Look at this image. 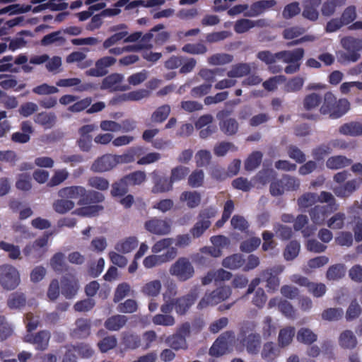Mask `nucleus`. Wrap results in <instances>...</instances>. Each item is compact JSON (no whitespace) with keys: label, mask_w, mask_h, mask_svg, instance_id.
I'll return each instance as SVG.
<instances>
[{"label":"nucleus","mask_w":362,"mask_h":362,"mask_svg":"<svg viewBox=\"0 0 362 362\" xmlns=\"http://www.w3.org/2000/svg\"><path fill=\"white\" fill-rule=\"evenodd\" d=\"M58 196L67 199H79L78 205L101 203L105 200V196L95 190L87 191L83 186L65 187L58 191Z\"/></svg>","instance_id":"1"},{"label":"nucleus","mask_w":362,"mask_h":362,"mask_svg":"<svg viewBox=\"0 0 362 362\" xmlns=\"http://www.w3.org/2000/svg\"><path fill=\"white\" fill-rule=\"evenodd\" d=\"M257 323L254 321H245L242 324L238 334V342L246 348L250 354L259 352L261 345V336L255 332Z\"/></svg>","instance_id":"2"},{"label":"nucleus","mask_w":362,"mask_h":362,"mask_svg":"<svg viewBox=\"0 0 362 362\" xmlns=\"http://www.w3.org/2000/svg\"><path fill=\"white\" fill-rule=\"evenodd\" d=\"M340 44L345 51L337 53L338 62L341 64L356 62L361 58L362 40L352 36H346L341 39Z\"/></svg>","instance_id":"3"},{"label":"nucleus","mask_w":362,"mask_h":362,"mask_svg":"<svg viewBox=\"0 0 362 362\" xmlns=\"http://www.w3.org/2000/svg\"><path fill=\"white\" fill-rule=\"evenodd\" d=\"M217 214L216 207L209 206L199 211L197 221L190 229V234L194 238H200L211 225V219Z\"/></svg>","instance_id":"4"},{"label":"nucleus","mask_w":362,"mask_h":362,"mask_svg":"<svg viewBox=\"0 0 362 362\" xmlns=\"http://www.w3.org/2000/svg\"><path fill=\"white\" fill-rule=\"evenodd\" d=\"M232 291L230 286H220L210 293H206L200 300L197 308L203 309L209 305H215L230 297Z\"/></svg>","instance_id":"5"},{"label":"nucleus","mask_w":362,"mask_h":362,"mask_svg":"<svg viewBox=\"0 0 362 362\" xmlns=\"http://www.w3.org/2000/svg\"><path fill=\"white\" fill-rule=\"evenodd\" d=\"M20 274L11 264L0 266V284L6 290H14L20 284Z\"/></svg>","instance_id":"6"},{"label":"nucleus","mask_w":362,"mask_h":362,"mask_svg":"<svg viewBox=\"0 0 362 362\" xmlns=\"http://www.w3.org/2000/svg\"><path fill=\"white\" fill-rule=\"evenodd\" d=\"M171 275L176 276L180 281H186L194 274V269L187 257H180L170 268Z\"/></svg>","instance_id":"7"},{"label":"nucleus","mask_w":362,"mask_h":362,"mask_svg":"<svg viewBox=\"0 0 362 362\" xmlns=\"http://www.w3.org/2000/svg\"><path fill=\"white\" fill-rule=\"evenodd\" d=\"M199 296V288H192L189 292L181 297L174 299L175 310L177 315H184L194 303Z\"/></svg>","instance_id":"8"},{"label":"nucleus","mask_w":362,"mask_h":362,"mask_svg":"<svg viewBox=\"0 0 362 362\" xmlns=\"http://www.w3.org/2000/svg\"><path fill=\"white\" fill-rule=\"evenodd\" d=\"M177 253V249L171 247L163 255H151L146 257L143 261V264L145 268L151 269L171 261L175 258Z\"/></svg>","instance_id":"9"},{"label":"nucleus","mask_w":362,"mask_h":362,"mask_svg":"<svg viewBox=\"0 0 362 362\" xmlns=\"http://www.w3.org/2000/svg\"><path fill=\"white\" fill-rule=\"evenodd\" d=\"M151 176L153 184L151 189L152 193L161 194L173 190V184L170 177L161 175L160 173L156 170L151 173Z\"/></svg>","instance_id":"10"},{"label":"nucleus","mask_w":362,"mask_h":362,"mask_svg":"<svg viewBox=\"0 0 362 362\" xmlns=\"http://www.w3.org/2000/svg\"><path fill=\"white\" fill-rule=\"evenodd\" d=\"M116 59L113 57H103L95 62V67L90 68L86 71L87 76L102 77L108 73L107 68L115 64Z\"/></svg>","instance_id":"11"},{"label":"nucleus","mask_w":362,"mask_h":362,"mask_svg":"<svg viewBox=\"0 0 362 362\" xmlns=\"http://www.w3.org/2000/svg\"><path fill=\"white\" fill-rule=\"evenodd\" d=\"M51 334L48 330H40L35 334H27L25 336V342L33 344L38 351H45L49 346Z\"/></svg>","instance_id":"12"},{"label":"nucleus","mask_w":362,"mask_h":362,"mask_svg":"<svg viewBox=\"0 0 362 362\" xmlns=\"http://www.w3.org/2000/svg\"><path fill=\"white\" fill-rule=\"evenodd\" d=\"M230 114V111L221 110L217 113V118L221 120L219 123L221 130L228 136H232L237 133L238 130V123L234 118L224 119L225 117Z\"/></svg>","instance_id":"13"},{"label":"nucleus","mask_w":362,"mask_h":362,"mask_svg":"<svg viewBox=\"0 0 362 362\" xmlns=\"http://www.w3.org/2000/svg\"><path fill=\"white\" fill-rule=\"evenodd\" d=\"M123 75L121 74H111L103 79L100 89L110 91H124L129 88L128 86L121 85L123 81Z\"/></svg>","instance_id":"14"},{"label":"nucleus","mask_w":362,"mask_h":362,"mask_svg":"<svg viewBox=\"0 0 362 362\" xmlns=\"http://www.w3.org/2000/svg\"><path fill=\"white\" fill-rule=\"evenodd\" d=\"M335 212L329 206L315 205L308 210L312 222L315 225H324L327 217Z\"/></svg>","instance_id":"15"},{"label":"nucleus","mask_w":362,"mask_h":362,"mask_svg":"<svg viewBox=\"0 0 362 362\" xmlns=\"http://www.w3.org/2000/svg\"><path fill=\"white\" fill-rule=\"evenodd\" d=\"M61 287L62 295L67 299H71L78 291V281L73 275L64 276L61 279Z\"/></svg>","instance_id":"16"},{"label":"nucleus","mask_w":362,"mask_h":362,"mask_svg":"<svg viewBox=\"0 0 362 362\" xmlns=\"http://www.w3.org/2000/svg\"><path fill=\"white\" fill-rule=\"evenodd\" d=\"M145 228L151 233L164 235L170 232L171 226L170 223L165 220L153 218L146 221Z\"/></svg>","instance_id":"17"},{"label":"nucleus","mask_w":362,"mask_h":362,"mask_svg":"<svg viewBox=\"0 0 362 362\" xmlns=\"http://www.w3.org/2000/svg\"><path fill=\"white\" fill-rule=\"evenodd\" d=\"M117 163V158L111 154L103 155L96 159L90 167L93 172L103 173L111 170Z\"/></svg>","instance_id":"18"},{"label":"nucleus","mask_w":362,"mask_h":362,"mask_svg":"<svg viewBox=\"0 0 362 362\" xmlns=\"http://www.w3.org/2000/svg\"><path fill=\"white\" fill-rule=\"evenodd\" d=\"M276 4L275 0H259L254 2L251 6H248V10L245 12L244 16L246 17H255L266 11L273 8Z\"/></svg>","instance_id":"19"},{"label":"nucleus","mask_w":362,"mask_h":362,"mask_svg":"<svg viewBox=\"0 0 362 362\" xmlns=\"http://www.w3.org/2000/svg\"><path fill=\"white\" fill-rule=\"evenodd\" d=\"M321 4V0H303V18L311 21H317L319 17L318 8Z\"/></svg>","instance_id":"20"},{"label":"nucleus","mask_w":362,"mask_h":362,"mask_svg":"<svg viewBox=\"0 0 362 362\" xmlns=\"http://www.w3.org/2000/svg\"><path fill=\"white\" fill-rule=\"evenodd\" d=\"M305 51L303 48L299 47L293 50H284L276 53L277 59L282 60L284 63L301 62L304 57Z\"/></svg>","instance_id":"21"},{"label":"nucleus","mask_w":362,"mask_h":362,"mask_svg":"<svg viewBox=\"0 0 362 362\" xmlns=\"http://www.w3.org/2000/svg\"><path fill=\"white\" fill-rule=\"evenodd\" d=\"M360 185V180L353 179L347 181L342 185L337 186L333 188L334 194L340 198H346L355 192Z\"/></svg>","instance_id":"22"},{"label":"nucleus","mask_w":362,"mask_h":362,"mask_svg":"<svg viewBox=\"0 0 362 362\" xmlns=\"http://www.w3.org/2000/svg\"><path fill=\"white\" fill-rule=\"evenodd\" d=\"M76 327L73 329L71 335L74 338L83 339L90 334L91 322L88 319L79 318L76 320Z\"/></svg>","instance_id":"23"},{"label":"nucleus","mask_w":362,"mask_h":362,"mask_svg":"<svg viewBox=\"0 0 362 362\" xmlns=\"http://www.w3.org/2000/svg\"><path fill=\"white\" fill-rule=\"evenodd\" d=\"M86 54L82 52L75 51L69 54L66 59V61L69 64L78 63V67L81 69H84L90 67L93 64L92 59H86Z\"/></svg>","instance_id":"24"},{"label":"nucleus","mask_w":362,"mask_h":362,"mask_svg":"<svg viewBox=\"0 0 362 362\" xmlns=\"http://www.w3.org/2000/svg\"><path fill=\"white\" fill-rule=\"evenodd\" d=\"M121 344L124 349L134 350L140 346L141 337L133 332H124L121 339Z\"/></svg>","instance_id":"25"},{"label":"nucleus","mask_w":362,"mask_h":362,"mask_svg":"<svg viewBox=\"0 0 362 362\" xmlns=\"http://www.w3.org/2000/svg\"><path fill=\"white\" fill-rule=\"evenodd\" d=\"M202 200L201 194L197 191H185L180 196L181 202H186L187 206L189 209L197 207Z\"/></svg>","instance_id":"26"},{"label":"nucleus","mask_w":362,"mask_h":362,"mask_svg":"<svg viewBox=\"0 0 362 362\" xmlns=\"http://www.w3.org/2000/svg\"><path fill=\"white\" fill-rule=\"evenodd\" d=\"M128 318L123 315H115L108 317L104 323L105 327L110 331H119L127 323Z\"/></svg>","instance_id":"27"},{"label":"nucleus","mask_w":362,"mask_h":362,"mask_svg":"<svg viewBox=\"0 0 362 362\" xmlns=\"http://www.w3.org/2000/svg\"><path fill=\"white\" fill-rule=\"evenodd\" d=\"M339 132L341 134L351 136H358L362 135V123L358 122H351L342 124Z\"/></svg>","instance_id":"28"},{"label":"nucleus","mask_w":362,"mask_h":362,"mask_svg":"<svg viewBox=\"0 0 362 362\" xmlns=\"http://www.w3.org/2000/svg\"><path fill=\"white\" fill-rule=\"evenodd\" d=\"M35 122L45 129H51L56 124L57 117L54 112H42L35 116Z\"/></svg>","instance_id":"29"},{"label":"nucleus","mask_w":362,"mask_h":362,"mask_svg":"<svg viewBox=\"0 0 362 362\" xmlns=\"http://www.w3.org/2000/svg\"><path fill=\"white\" fill-rule=\"evenodd\" d=\"M262 280L267 282L268 291H275L279 286V279L277 273H274L272 269H267L261 273Z\"/></svg>","instance_id":"30"},{"label":"nucleus","mask_w":362,"mask_h":362,"mask_svg":"<svg viewBox=\"0 0 362 362\" xmlns=\"http://www.w3.org/2000/svg\"><path fill=\"white\" fill-rule=\"evenodd\" d=\"M351 163L352 160L347 158L344 156H334L327 159L326 166L331 170H338L347 167Z\"/></svg>","instance_id":"31"},{"label":"nucleus","mask_w":362,"mask_h":362,"mask_svg":"<svg viewBox=\"0 0 362 362\" xmlns=\"http://www.w3.org/2000/svg\"><path fill=\"white\" fill-rule=\"evenodd\" d=\"M339 344L343 349H353L356 346L357 339L353 332L347 329L341 333Z\"/></svg>","instance_id":"32"},{"label":"nucleus","mask_w":362,"mask_h":362,"mask_svg":"<svg viewBox=\"0 0 362 362\" xmlns=\"http://www.w3.org/2000/svg\"><path fill=\"white\" fill-rule=\"evenodd\" d=\"M50 233H46L42 237L36 239L32 244L26 245L23 250V252L25 257H29L33 255V250H37V247L45 249L47 245L48 239Z\"/></svg>","instance_id":"33"},{"label":"nucleus","mask_w":362,"mask_h":362,"mask_svg":"<svg viewBox=\"0 0 362 362\" xmlns=\"http://www.w3.org/2000/svg\"><path fill=\"white\" fill-rule=\"evenodd\" d=\"M346 0H327L321 7V13L323 16L329 17L332 16L337 8L341 7L345 5Z\"/></svg>","instance_id":"34"},{"label":"nucleus","mask_w":362,"mask_h":362,"mask_svg":"<svg viewBox=\"0 0 362 362\" xmlns=\"http://www.w3.org/2000/svg\"><path fill=\"white\" fill-rule=\"evenodd\" d=\"M251 71V66L247 63H238L232 66L227 72L229 78H240L247 76Z\"/></svg>","instance_id":"35"},{"label":"nucleus","mask_w":362,"mask_h":362,"mask_svg":"<svg viewBox=\"0 0 362 362\" xmlns=\"http://www.w3.org/2000/svg\"><path fill=\"white\" fill-rule=\"evenodd\" d=\"M165 343L172 349L175 351L187 349V343L186 339L180 336V334H177L176 333L168 336L165 339Z\"/></svg>","instance_id":"36"},{"label":"nucleus","mask_w":362,"mask_h":362,"mask_svg":"<svg viewBox=\"0 0 362 362\" xmlns=\"http://www.w3.org/2000/svg\"><path fill=\"white\" fill-rule=\"evenodd\" d=\"M336 103L337 98L330 91L327 92L324 95L323 103L320 109V112L323 115H331L335 110Z\"/></svg>","instance_id":"37"},{"label":"nucleus","mask_w":362,"mask_h":362,"mask_svg":"<svg viewBox=\"0 0 362 362\" xmlns=\"http://www.w3.org/2000/svg\"><path fill=\"white\" fill-rule=\"evenodd\" d=\"M98 204L99 203L83 205V206L77 209L76 213L81 216H96L104 209V207Z\"/></svg>","instance_id":"38"},{"label":"nucleus","mask_w":362,"mask_h":362,"mask_svg":"<svg viewBox=\"0 0 362 362\" xmlns=\"http://www.w3.org/2000/svg\"><path fill=\"white\" fill-rule=\"evenodd\" d=\"M245 259L242 255L234 254L223 259L222 265L229 269H237L243 266Z\"/></svg>","instance_id":"39"},{"label":"nucleus","mask_w":362,"mask_h":362,"mask_svg":"<svg viewBox=\"0 0 362 362\" xmlns=\"http://www.w3.org/2000/svg\"><path fill=\"white\" fill-rule=\"evenodd\" d=\"M138 240L136 237H129L118 243L115 250L122 253H129L138 246Z\"/></svg>","instance_id":"40"},{"label":"nucleus","mask_w":362,"mask_h":362,"mask_svg":"<svg viewBox=\"0 0 362 362\" xmlns=\"http://www.w3.org/2000/svg\"><path fill=\"white\" fill-rule=\"evenodd\" d=\"M171 111L170 106L169 105H163L158 107L151 115V122L154 123H162L169 116Z\"/></svg>","instance_id":"41"},{"label":"nucleus","mask_w":362,"mask_h":362,"mask_svg":"<svg viewBox=\"0 0 362 362\" xmlns=\"http://www.w3.org/2000/svg\"><path fill=\"white\" fill-rule=\"evenodd\" d=\"M295 335V329L293 327H286L280 330L278 336L279 344L284 347L291 344Z\"/></svg>","instance_id":"42"},{"label":"nucleus","mask_w":362,"mask_h":362,"mask_svg":"<svg viewBox=\"0 0 362 362\" xmlns=\"http://www.w3.org/2000/svg\"><path fill=\"white\" fill-rule=\"evenodd\" d=\"M345 267L341 264H336L329 267L326 273V277L329 281H337L345 275Z\"/></svg>","instance_id":"43"},{"label":"nucleus","mask_w":362,"mask_h":362,"mask_svg":"<svg viewBox=\"0 0 362 362\" xmlns=\"http://www.w3.org/2000/svg\"><path fill=\"white\" fill-rule=\"evenodd\" d=\"M262 156L260 151H253L245 161V169L252 171L258 168L262 162Z\"/></svg>","instance_id":"44"},{"label":"nucleus","mask_w":362,"mask_h":362,"mask_svg":"<svg viewBox=\"0 0 362 362\" xmlns=\"http://www.w3.org/2000/svg\"><path fill=\"white\" fill-rule=\"evenodd\" d=\"M123 177L124 180L127 182L128 186H135L140 185L144 182H145L146 179V175L144 171L136 170L126 175Z\"/></svg>","instance_id":"45"},{"label":"nucleus","mask_w":362,"mask_h":362,"mask_svg":"<svg viewBox=\"0 0 362 362\" xmlns=\"http://www.w3.org/2000/svg\"><path fill=\"white\" fill-rule=\"evenodd\" d=\"M297 340L305 344H311L317 341V336L308 328H300L296 336Z\"/></svg>","instance_id":"46"},{"label":"nucleus","mask_w":362,"mask_h":362,"mask_svg":"<svg viewBox=\"0 0 362 362\" xmlns=\"http://www.w3.org/2000/svg\"><path fill=\"white\" fill-rule=\"evenodd\" d=\"M75 206L73 201L66 198L56 200L53 203V209L58 214H64L71 210Z\"/></svg>","instance_id":"47"},{"label":"nucleus","mask_w":362,"mask_h":362,"mask_svg":"<svg viewBox=\"0 0 362 362\" xmlns=\"http://www.w3.org/2000/svg\"><path fill=\"white\" fill-rule=\"evenodd\" d=\"M300 245L297 240H291L286 246L284 251V259L287 261L294 259L299 254Z\"/></svg>","instance_id":"48"},{"label":"nucleus","mask_w":362,"mask_h":362,"mask_svg":"<svg viewBox=\"0 0 362 362\" xmlns=\"http://www.w3.org/2000/svg\"><path fill=\"white\" fill-rule=\"evenodd\" d=\"M26 298L23 293L15 292L11 293L7 300V305L11 309L21 308L25 306Z\"/></svg>","instance_id":"49"},{"label":"nucleus","mask_w":362,"mask_h":362,"mask_svg":"<svg viewBox=\"0 0 362 362\" xmlns=\"http://www.w3.org/2000/svg\"><path fill=\"white\" fill-rule=\"evenodd\" d=\"M169 295H168V292L163 293V299L165 301L161 306H160V311L162 313L169 315L175 308V303L174 299L171 300H167V298H170V296H175L176 294V288L175 286L170 287L168 288Z\"/></svg>","instance_id":"50"},{"label":"nucleus","mask_w":362,"mask_h":362,"mask_svg":"<svg viewBox=\"0 0 362 362\" xmlns=\"http://www.w3.org/2000/svg\"><path fill=\"white\" fill-rule=\"evenodd\" d=\"M207 47L202 42L197 43H187L182 47V51L190 54H204Z\"/></svg>","instance_id":"51"},{"label":"nucleus","mask_w":362,"mask_h":362,"mask_svg":"<svg viewBox=\"0 0 362 362\" xmlns=\"http://www.w3.org/2000/svg\"><path fill=\"white\" fill-rule=\"evenodd\" d=\"M161 289V283L159 280H153L144 285L141 292L148 296H157Z\"/></svg>","instance_id":"52"},{"label":"nucleus","mask_w":362,"mask_h":362,"mask_svg":"<svg viewBox=\"0 0 362 362\" xmlns=\"http://www.w3.org/2000/svg\"><path fill=\"white\" fill-rule=\"evenodd\" d=\"M318 194L314 192H306L298 199V205L300 209L312 206L317 202Z\"/></svg>","instance_id":"53"},{"label":"nucleus","mask_w":362,"mask_h":362,"mask_svg":"<svg viewBox=\"0 0 362 362\" xmlns=\"http://www.w3.org/2000/svg\"><path fill=\"white\" fill-rule=\"evenodd\" d=\"M189 168L183 165H177L171 169L170 180L174 184L184 180L189 173Z\"/></svg>","instance_id":"54"},{"label":"nucleus","mask_w":362,"mask_h":362,"mask_svg":"<svg viewBox=\"0 0 362 362\" xmlns=\"http://www.w3.org/2000/svg\"><path fill=\"white\" fill-rule=\"evenodd\" d=\"M31 10L30 5L21 6L20 4H11L4 8H0V16L8 13L9 15H15L23 13Z\"/></svg>","instance_id":"55"},{"label":"nucleus","mask_w":362,"mask_h":362,"mask_svg":"<svg viewBox=\"0 0 362 362\" xmlns=\"http://www.w3.org/2000/svg\"><path fill=\"white\" fill-rule=\"evenodd\" d=\"M322 103L321 96L315 93L307 95L303 100V107L306 110H312L317 108Z\"/></svg>","instance_id":"56"},{"label":"nucleus","mask_w":362,"mask_h":362,"mask_svg":"<svg viewBox=\"0 0 362 362\" xmlns=\"http://www.w3.org/2000/svg\"><path fill=\"white\" fill-rule=\"evenodd\" d=\"M344 315L341 308H330L325 309L321 314L322 319L326 321H337Z\"/></svg>","instance_id":"57"},{"label":"nucleus","mask_w":362,"mask_h":362,"mask_svg":"<svg viewBox=\"0 0 362 362\" xmlns=\"http://www.w3.org/2000/svg\"><path fill=\"white\" fill-rule=\"evenodd\" d=\"M69 173L66 169H60L54 171V175L47 182V185L49 187L59 185L69 177Z\"/></svg>","instance_id":"58"},{"label":"nucleus","mask_w":362,"mask_h":362,"mask_svg":"<svg viewBox=\"0 0 362 362\" xmlns=\"http://www.w3.org/2000/svg\"><path fill=\"white\" fill-rule=\"evenodd\" d=\"M71 347L77 352L78 356L82 358H90L94 354V350L92 347L86 343H78L75 345H71Z\"/></svg>","instance_id":"59"},{"label":"nucleus","mask_w":362,"mask_h":362,"mask_svg":"<svg viewBox=\"0 0 362 362\" xmlns=\"http://www.w3.org/2000/svg\"><path fill=\"white\" fill-rule=\"evenodd\" d=\"M233 59L231 54L226 53H217L208 58V63L211 65H223L230 63Z\"/></svg>","instance_id":"60"},{"label":"nucleus","mask_w":362,"mask_h":362,"mask_svg":"<svg viewBox=\"0 0 362 362\" xmlns=\"http://www.w3.org/2000/svg\"><path fill=\"white\" fill-rule=\"evenodd\" d=\"M346 216L342 212H337L327 221V226L333 230L341 229L344 226Z\"/></svg>","instance_id":"61"},{"label":"nucleus","mask_w":362,"mask_h":362,"mask_svg":"<svg viewBox=\"0 0 362 362\" xmlns=\"http://www.w3.org/2000/svg\"><path fill=\"white\" fill-rule=\"evenodd\" d=\"M261 244V239L258 237H252L243 241L240 243V249L244 252H252L255 251Z\"/></svg>","instance_id":"62"},{"label":"nucleus","mask_w":362,"mask_h":362,"mask_svg":"<svg viewBox=\"0 0 362 362\" xmlns=\"http://www.w3.org/2000/svg\"><path fill=\"white\" fill-rule=\"evenodd\" d=\"M228 151H236L238 147L233 143L228 141H222L214 146V153L216 156H224Z\"/></svg>","instance_id":"63"},{"label":"nucleus","mask_w":362,"mask_h":362,"mask_svg":"<svg viewBox=\"0 0 362 362\" xmlns=\"http://www.w3.org/2000/svg\"><path fill=\"white\" fill-rule=\"evenodd\" d=\"M304 84V79L300 76H296L289 79L284 86V90L287 93L297 92L301 90Z\"/></svg>","instance_id":"64"}]
</instances>
